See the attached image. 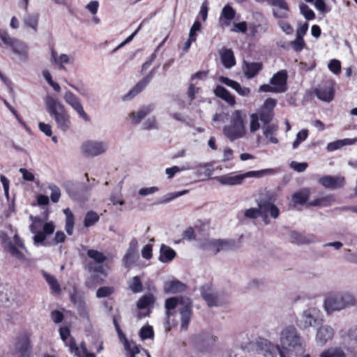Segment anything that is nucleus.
Returning a JSON list of instances; mask_svg holds the SVG:
<instances>
[{
	"instance_id": "nucleus-21",
	"label": "nucleus",
	"mask_w": 357,
	"mask_h": 357,
	"mask_svg": "<svg viewBox=\"0 0 357 357\" xmlns=\"http://www.w3.org/2000/svg\"><path fill=\"white\" fill-rule=\"evenodd\" d=\"M289 241L296 245L310 244L318 242L317 237L313 234H303L297 231H291Z\"/></svg>"
},
{
	"instance_id": "nucleus-36",
	"label": "nucleus",
	"mask_w": 357,
	"mask_h": 357,
	"mask_svg": "<svg viewBox=\"0 0 357 357\" xmlns=\"http://www.w3.org/2000/svg\"><path fill=\"white\" fill-rule=\"evenodd\" d=\"M319 357H347V354L341 347H332L321 351Z\"/></svg>"
},
{
	"instance_id": "nucleus-12",
	"label": "nucleus",
	"mask_w": 357,
	"mask_h": 357,
	"mask_svg": "<svg viewBox=\"0 0 357 357\" xmlns=\"http://www.w3.org/2000/svg\"><path fill=\"white\" fill-rule=\"evenodd\" d=\"M107 149L105 142L87 140L81 146L82 153L86 157H95L104 153Z\"/></svg>"
},
{
	"instance_id": "nucleus-42",
	"label": "nucleus",
	"mask_w": 357,
	"mask_h": 357,
	"mask_svg": "<svg viewBox=\"0 0 357 357\" xmlns=\"http://www.w3.org/2000/svg\"><path fill=\"white\" fill-rule=\"evenodd\" d=\"M71 299L76 305L79 315L84 318H88L89 311L85 301L82 298L77 299L75 295L71 296Z\"/></svg>"
},
{
	"instance_id": "nucleus-7",
	"label": "nucleus",
	"mask_w": 357,
	"mask_h": 357,
	"mask_svg": "<svg viewBox=\"0 0 357 357\" xmlns=\"http://www.w3.org/2000/svg\"><path fill=\"white\" fill-rule=\"evenodd\" d=\"M321 311L315 307L303 310L297 317L296 325L301 330H307L319 324Z\"/></svg>"
},
{
	"instance_id": "nucleus-4",
	"label": "nucleus",
	"mask_w": 357,
	"mask_h": 357,
	"mask_svg": "<svg viewBox=\"0 0 357 357\" xmlns=\"http://www.w3.org/2000/svg\"><path fill=\"white\" fill-rule=\"evenodd\" d=\"M45 104L47 112L54 118L57 128L63 132L69 130L71 126L70 116L64 105L50 95L45 96Z\"/></svg>"
},
{
	"instance_id": "nucleus-47",
	"label": "nucleus",
	"mask_w": 357,
	"mask_h": 357,
	"mask_svg": "<svg viewBox=\"0 0 357 357\" xmlns=\"http://www.w3.org/2000/svg\"><path fill=\"white\" fill-rule=\"evenodd\" d=\"M73 61H74L73 56L66 54H61V55H59L56 65L58 66V68L59 70H66V68L63 64H67V63L71 64L73 63Z\"/></svg>"
},
{
	"instance_id": "nucleus-64",
	"label": "nucleus",
	"mask_w": 357,
	"mask_h": 357,
	"mask_svg": "<svg viewBox=\"0 0 357 357\" xmlns=\"http://www.w3.org/2000/svg\"><path fill=\"white\" fill-rule=\"evenodd\" d=\"M307 166L308 165L307 162H298L296 161H292L290 163L291 168L297 172H303L307 169Z\"/></svg>"
},
{
	"instance_id": "nucleus-62",
	"label": "nucleus",
	"mask_w": 357,
	"mask_h": 357,
	"mask_svg": "<svg viewBox=\"0 0 357 357\" xmlns=\"http://www.w3.org/2000/svg\"><path fill=\"white\" fill-rule=\"evenodd\" d=\"M142 127L144 130L157 129L158 124L156 118L155 116L149 118L143 123Z\"/></svg>"
},
{
	"instance_id": "nucleus-45",
	"label": "nucleus",
	"mask_w": 357,
	"mask_h": 357,
	"mask_svg": "<svg viewBox=\"0 0 357 357\" xmlns=\"http://www.w3.org/2000/svg\"><path fill=\"white\" fill-rule=\"evenodd\" d=\"M137 257V252L127 250L126 255L122 259L123 266L128 268L131 264L136 261Z\"/></svg>"
},
{
	"instance_id": "nucleus-32",
	"label": "nucleus",
	"mask_w": 357,
	"mask_h": 357,
	"mask_svg": "<svg viewBox=\"0 0 357 357\" xmlns=\"http://www.w3.org/2000/svg\"><path fill=\"white\" fill-rule=\"evenodd\" d=\"M234 17L235 10L231 6H225L222 10L220 22L222 26H229V22L232 20Z\"/></svg>"
},
{
	"instance_id": "nucleus-29",
	"label": "nucleus",
	"mask_w": 357,
	"mask_h": 357,
	"mask_svg": "<svg viewBox=\"0 0 357 357\" xmlns=\"http://www.w3.org/2000/svg\"><path fill=\"white\" fill-rule=\"evenodd\" d=\"M186 289V285L179 280L167 281L164 284V291L167 294L183 292Z\"/></svg>"
},
{
	"instance_id": "nucleus-38",
	"label": "nucleus",
	"mask_w": 357,
	"mask_h": 357,
	"mask_svg": "<svg viewBox=\"0 0 357 357\" xmlns=\"http://www.w3.org/2000/svg\"><path fill=\"white\" fill-rule=\"evenodd\" d=\"M335 201L333 196L332 195H326V196H321L315 199L308 202V206H331Z\"/></svg>"
},
{
	"instance_id": "nucleus-41",
	"label": "nucleus",
	"mask_w": 357,
	"mask_h": 357,
	"mask_svg": "<svg viewBox=\"0 0 357 357\" xmlns=\"http://www.w3.org/2000/svg\"><path fill=\"white\" fill-rule=\"evenodd\" d=\"M356 139H339L333 142H331L328 144L327 145V150L328 151H333L335 150H337L344 146L347 145H352L355 144Z\"/></svg>"
},
{
	"instance_id": "nucleus-5",
	"label": "nucleus",
	"mask_w": 357,
	"mask_h": 357,
	"mask_svg": "<svg viewBox=\"0 0 357 357\" xmlns=\"http://www.w3.org/2000/svg\"><path fill=\"white\" fill-rule=\"evenodd\" d=\"M275 105L276 100L275 99L268 98L264 102L263 106L259 108L257 112L250 115L249 130L250 133H255L259 129V120L265 125L269 124L273 118V109Z\"/></svg>"
},
{
	"instance_id": "nucleus-60",
	"label": "nucleus",
	"mask_w": 357,
	"mask_h": 357,
	"mask_svg": "<svg viewBox=\"0 0 357 357\" xmlns=\"http://www.w3.org/2000/svg\"><path fill=\"white\" fill-rule=\"evenodd\" d=\"M188 192V190H183L182 191H180V192H170V193H168L167 194L164 198H163V201L162 202V203H167V202H171L172 200L177 198V197H179L181 196H183L185 194H187Z\"/></svg>"
},
{
	"instance_id": "nucleus-1",
	"label": "nucleus",
	"mask_w": 357,
	"mask_h": 357,
	"mask_svg": "<svg viewBox=\"0 0 357 357\" xmlns=\"http://www.w3.org/2000/svg\"><path fill=\"white\" fill-rule=\"evenodd\" d=\"M305 342L294 326H287L280 333V357H298L305 351Z\"/></svg>"
},
{
	"instance_id": "nucleus-59",
	"label": "nucleus",
	"mask_w": 357,
	"mask_h": 357,
	"mask_svg": "<svg viewBox=\"0 0 357 357\" xmlns=\"http://www.w3.org/2000/svg\"><path fill=\"white\" fill-rule=\"evenodd\" d=\"M114 289L112 287H102L99 288L96 291V296L98 298H105L110 296Z\"/></svg>"
},
{
	"instance_id": "nucleus-52",
	"label": "nucleus",
	"mask_w": 357,
	"mask_h": 357,
	"mask_svg": "<svg viewBox=\"0 0 357 357\" xmlns=\"http://www.w3.org/2000/svg\"><path fill=\"white\" fill-rule=\"evenodd\" d=\"M44 277L47 282V283L50 284L51 289L55 291V292H60L61 288L60 285L59 284L56 279L53 276L48 273H44Z\"/></svg>"
},
{
	"instance_id": "nucleus-17",
	"label": "nucleus",
	"mask_w": 357,
	"mask_h": 357,
	"mask_svg": "<svg viewBox=\"0 0 357 357\" xmlns=\"http://www.w3.org/2000/svg\"><path fill=\"white\" fill-rule=\"evenodd\" d=\"M155 74L154 69L151 70L149 73L144 77L140 82H139L137 84L133 86V88L126 95H125L123 97V100H128L132 99L133 97H135L136 95L142 92L146 86L148 85V84L151 82L152 79L153 75Z\"/></svg>"
},
{
	"instance_id": "nucleus-11",
	"label": "nucleus",
	"mask_w": 357,
	"mask_h": 357,
	"mask_svg": "<svg viewBox=\"0 0 357 357\" xmlns=\"http://www.w3.org/2000/svg\"><path fill=\"white\" fill-rule=\"evenodd\" d=\"M0 241L3 248L12 256L19 259H24V254L17 247L22 249H24L25 247L22 240L17 234L14 236L15 244L12 243L7 234L2 231H0Z\"/></svg>"
},
{
	"instance_id": "nucleus-28",
	"label": "nucleus",
	"mask_w": 357,
	"mask_h": 357,
	"mask_svg": "<svg viewBox=\"0 0 357 357\" xmlns=\"http://www.w3.org/2000/svg\"><path fill=\"white\" fill-rule=\"evenodd\" d=\"M261 69L262 63L260 62H243V71L248 79L255 77Z\"/></svg>"
},
{
	"instance_id": "nucleus-2",
	"label": "nucleus",
	"mask_w": 357,
	"mask_h": 357,
	"mask_svg": "<svg viewBox=\"0 0 357 357\" xmlns=\"http://www.w3.org/2000/svg\"><path fill=\"white\" fill-rule=\"evenodd\" d=\"M246 112L242 109L234 110L229 115V123L223 127L222 132L230 142L244 138L248 134Z\"/></svg>"
},
{
	"instance_id": "nucleus-40",
	"label": "nucleus",
	"mask_w": 357,
	"mask_h": 357,
	"mask_svg": "<svg viewBox=\"0 0 357 357\" xmlns=\"http://www.w3.org/2000/svg\"><path fill=\"white\" fill-rule=\"evenodd\" d=\"M340 336L344 342H354L357 344V326H352L347 331H341Z\"/></svg>"
},
{
	"instance_id": "nucleus-43",
	"label": "nucleus",
	"mask_w": 357,
	"mask_h": 357,
	"mask_svg": "<svg viewBox=\"0 0 357 357\" xmlns=\"http://www.w3.org/2000/svg\"><path fill=\"white\" fill-rule=\"evenodd\" d=\"M63 213L66 215V226L65 229L66 233L68 235H72L73 233L74 228V215L70 208H67L63 210Z\"/></svg>"
},
{
	"instance_id": "nucleus-19",
	"label": "nucleus",
	"mask_w": 357,
	"mask_h": 357,
	"mask_svg": "<svg viewBox=\"0 0 357 357\" xmlns=\"http://www.w3.org/2000/svg\"><path fill=\"white\" fill-rule=\"evenodd\" d=\"M318 182L324 187L330 189H337L345 184V178L343 176H324L321 177Z\"/></svg>"
},
{
	"instance_id": "nucleus-30",
	"label": "nucleus",
	"mask_w": 357,
	"mask_h": 357,
	"mask_svg": "<svg viewBox=\"0 0 357 357\" xmlns=\"http://www.w3.org/2000/svg\"><path fill=\"white\" fill-rule=\"evenodd\" d=\"M214 93L216 96L220 98L229 105L234 106L236 104L235 98L231 95L229 91L222 86H217L214 89Z\"/></svg>"
},
{
	"instance_id": "nucleus-6",
	"label": "nucleus",
	"mask_w": 357,
	"mask_h": 357,
	"mask_svg": "<svg viewBox=\"0 0 357 357\" xmlns=\"http://www.w3.org/2000/svg\"><path fill=\"white\" fill-rule=\"evenodd\" d=\"M258 206L259 208H251L245 210L244 212L245 216L248 218L255 219L260 215H264V220L266 225L268 224L266 217L268 212L270 213L273 218H278L280 214L278 208L269 201H262L258 204Z\"/></svg>"
},
{
	"instance_id": "nucleus-33",
	"label": "nucleus",
	"mask_w": 357,
	"mask_h": 357,
	"mask_svg": "<svg viewBox=\"0 0 357 357\" xmlns=\"http://www.w3.org/2000/svg\"><path fill=\"white\" fill-rule=\"evenodd\" d=\"M278 127L273 124H266L263 126V133L266 139L272 144H278V140L275 137Z\"/></svg>"
},
{
	"instance_id": "nucleus-15",
	"label": "nucleus",
	"mask_w": 357,
	"mask_h": 357,
	"mask_svg": "<svg viewBox=\"0 0 357 357\" xmlns=\"http://www.w3.org/2000/svg\"><path fill=\"white\" fill-rule=\"evenodd\" d=\"M0 39L7 46L11 47L17 54H23L26 51V46L20 40L13 38L5 30H0Z\"/></svg>"
},
{
	"instance_id": "nucleus-13",
	"label": "nucleus",
	"mask_w": 357,
	"mask_h": 357,
	"mask_svg": "<svg viewBox=\"0 0 357 357\" xmlns=\"http://www.w3.org/2000/svg\"><path fill=\"white\" fill-rule=\"evenodd\" d=\"M64 101L70 105L84 121L88 122L90 118L84 109L80 99L72 91L66 90L63 94Z\"/></svg>"
},
{
	"instance_id": "nucleus-48",
	"label": "nucleus",
	"mask_w": 357,
	"mask_h": 357,
	"mask_svg": "<svg viewBox=\"0 0 357 357\" xmlns=\"http://www.w3.org/2000/svg\"><path fill=\"white\" fill-rule=\"evenodd\" d=\"M87 255L97 264H102L107 259L106 256L102 252L96 250H89Z\"/></svg>"
},
{
	"instance_id": "nucleus-26",
	"label": "nucleus",
	"mask_w": 357,
	"mask_h": 357,
	"mask_svg": "<svg viewBox=\"0 0 357 357\" xmlns=\"http://www.w3.org/2000/svg\"><path fill=\"white\" fill-rule=\"evenodd\" d=\"M221 62L226 68H231L236 64L233 51L231 49L223 47L219 50Z\"/></svg>"
},
{
	"instance_id": "nucleus-3",
	"label": "nucleus",
	"mask_w": 357,
	"mask_h": 357,
	"mask_svg": "<svg viewBox=\"0 0 357 357\" xmlns=\"http://www.w3.org/2000/svg\"><path fill=\"white\" fill-rule=\"evenodd\" d=\"M356 302V296L349 291H334L324 299V309L327 314H331L354 307Z\"/></svg>"
},
{
	"instance_id": "nucleus-46",
	"label": "nucleus",
	"mask_w": 357,
	"mask_h": 357,
	"mask_svg": "<svg viewBox=\"0 0 357 357\" xmlns=\"http://www.w3.org/2000/svg\"><path fill=\"white\" fill-rule=\"evenodd\" d=\"M227 119L229 120V114L222 111L220 113H215L213 116L212 121L214 123V126L219 128L221 124L224 123Z\"/></svg>"
},
{
	"instance_id": "nucleus-23",
	"label": "nucleus",
	"mask_w": 357,
	"mask_h": 357,
	"mask_svg": "<svg viewBox=\"0 0 357 357\" xmlns=\"http://www.w3.org/2000/svg\"><path fill=\"white\" fill-rule=\"evenodd\" d=\"M202 298L206 301L210 307L219 305V301L217 294L214 293L212 287L209 284L203 285L200 289Z\"/></svg>"
},
{
	"instance_id": "nucleus-39",
	"label": "nucleus",
	"mask_w": 357,
	"mask_h": 357,
	"mask_svg": "<svg viewBox=\"0 0 357 357\" xmlns=\"http://www.w3.org/2000/svg\"><path fill=\"white\" fill-rule=\"evenodd\" d=\"M70 347L71 351H73L77 357H96L94 354L88 351L84 343L77 347L75 343L72 342Z\"/></svg>"
},
{
	"instance_id": "nucleus-22",
	"label": "nucleus",
	"mask_w": 357,
	"mask_h": 357,
	"mask_svg": "<svg viewBox=\"0 0 357 357\" xmlns=\"http://www.w3.org/2000/svg\"><path fill=\"white\" fill-rule=\"evenodd\" d=\"M153 109V105H143L137 111L130 113L129 116L131 119L132 123H139L146 116L151 113Z\"/></svg>"
},
{
	"instance_id": "nucleus-20",
	"label": "nucleus",
	"mask_w": 357,
	"mask_h": 357,
	"mask_svg": "<svg viewBox=\"0 0 357 357\" xmlns=\"http://www.w3.org/2000/svg\"><path fill=\"white\" fill-rule=\"evenodd\" d=\"M257 347L265 357H276L278 354H280L279 346L274 345L267 340H259Z\"/></svg>"
},
{
	"instance_id": "nucleus-18",
	"label": "nucleus",
	"mask_w": 357,
	"mask_h": 357,
	"mask_svg": "<svg viewBox=\"0 0 357 357\" xmlns=\"http://www.w3.org/2000/svg\"><path fill=\"white\" fill-rule=\"evenodd\" d=\"M314 93L321 100L331 102L334 97L333 83L330 82L319 86L314 89Z\"/></svg>"
},
{
	"instance_id": "nucleus-50",
	"label": "nucleus",
	"mask_w": 357,
	"mask_h": 357,
	"mask_svg": "<svg viewBox=\"0 0 357 357\" xmlns=\"http://www.w3.org/2000/svg\"><path fill=\"white\" fill-rule=\"evenodd\" d=\"M307 136H308L307 130L303 129V130H301V131H299L297 133V135L296 136V139L292 144L293 149H296L299 146L301 143L304 142L307 138Z\"/></svg>"
},
{
	"instance_id": "nucleus-14",
	"label": "nucleus",
	"mask_w": 357,
	"mask_h": 357,
	"mask_svg": "<svg viewBox=\"0 0 357 357\" xmlns=\"http://www.w3.org/2000/svg\"><path fill=\"white\" fill-rule=\"evenodd\" d=\"M335 335V331L328 324L318 327L315 335V342L317 345L324 347L327 342L331 341Z\"/></svg>"
},
{
	"instance_id": "nucleus-49",
	"label": "nucleus",
	"mask_w": 357,
	"mask_h": 357,
	"mask_svg": "<svg viewBox=\"0 0 357 357\" xmlns=\"http://www.w3.org/2000/svg\"><path fill=\"white\" fill-rule=\"evenodd\" d=\"M99 220V216L97 213L91 211L85 216L84 225L86 227H91Z\"/></svg>"
},
{
	"instance_id": "nucleus-35",
	"label": "nucleus",
	"mask_w": 357,
	"mask_h": 357,
	"mask_svg": "<svg viewBox=\"0 0 357 357\" xmlns=\"http://www.w3.org/2000/svg\"><path fill=\"white\" fill-rule=\"evenodd\" d=\"M219 239L206 238L200 242L199 247L204 250L213 252L215 255L219 252Z\"/></svg>"
},
{
	"instance_id": "nucleus-44",
	"label": "nucleus",
	"mask_w": 357,
	"mask_h": 357,
	"mask_svg": "<svg viewBox=\"0 0 357 357\" xmlns=\"http://www.w3.org/2000/svg\"><path fill=\"white\" fill-rule=\"evenodd\" d=\"M310 195V190L305 188L295 193L292 196V199L295 204H303L306 202Z\"/></svg>"
},
{
	"instance_id": "nucleus-8",
	"label": "nucleus",
	"mask_w": 357,
	"mask_h": 357,
	"mask_svg": "<svg viewBox=\"0 0 357 357\" xmlns=\"http://www.w3.org/2000/svg\"><path fill=\"white\" fill-rule=\"evenodd\" d=\"M287 74L286 70L275 73L270 80V84H263L259 91L271 93H283L287 90Z\"/></svg>"
},
{
	"instance_id": "nucleus-10",
	"label": "nucleus",
	"mask_w": 357,
	"mask_h": 357,
	"mask_svg": "<svg viewBox=\"0 0 357 357\" xmlns=\"http://www.w3.org/2000/svg\"><path fill=\"white\" fill-rule=\"evenodd\" d=\"M0 241L3 248L12 256L19 259H24V254L17 247L22 249H24L25 247L22 240L17 234L14 236L15 244L12 243L7 234L2 231H0Z\"/></svg>"
},
{
	"instance_id": "nucleus-55",
	"label": "nucleus",
	"mask_w": 357,
	"mask_h": 357,
	"mask_svg": "<svg viewBox=\"0 0 357 357\" xmlns=\"http://www.w3.org/2000/svg\"><path fill=\"white\" fill-rule=\"evenodd\" d=\"M154 301L153 297L151 295L144 296L137 302V307L139 309H144L149 305L152 304Z\"/></svg>"
},
{
	"instance_id": "nucleus-57",
	"label": "nucleus",
	"mask_w": 357,
	"mask_h": 357,
	"mask_svg": "<svg viewBox=\"0 0 357 357\" xmlns=\"http://www.w3.org/2000/svg\"><path fill=\"white\" fill-rule=\"evenodd\" d=\"M139 336L143 340L152 338L153 337V330L152 326H146L142 327L139 332Z\"/></svg>"
},
{
	"instance_id": "nucleus-53",
	"label": "nucleus",
	"mask_w": 357,
	"mask_h": 357,
	"mask_svg": "<svg viewBox=\"0 0 357 357\" xmlns=\"http://www.w3.org/2000/svg\"><path fill=\"white\" fill-rule=\"evenodd\" d=\"M50 190V198L52 202L57 203L61 197V190L58 186L51 184L48 186Z\"/></svg>"
},
{
	"instance_id": "nucleus-31",
	"label": "nucleus",
	"mask_w": 357,
	"mask_h": 357,
	"mask_svg": "<svg viewBox=\"0 0 357 357\" xmlns=\"http://www.w3.org/2000/svg\"><path fill=\"white\" fill-rule=\"evenodd\" d=\"M195 174L198 177H203L204 178H208L213 172L214 167L211 162H207L204 164H199L195 167Z\"/></svg>"
},
{
	"instance_id": "nucleus-27",
	"label": "nucleus",
	"mask_w": 357,
	"mask_h": 357,
	"mask_svg": "<svg viewBox=\"0 0 357 357\" xmlns=\"http://www.w3.org/2000/svg\"><path fill=\"white\" fill-rule=\"evenodd\" d=\"M215 179L223 185H236L243 183L241 174H228L216 176Z\"/></svg>"
},
{
	"instance_id": "nucleus-56",
	"label": "nucleus",
	"mask_w": 357,
	"mask_h": 357,
	"mask_svg": "<svg viewBox=\"0 0 357 357\" xmlns=\"http://www.w3.org/2000/svg\"><path fill=\"white\" fill-rule=\"evenodd\" d=\"M199 340L204 342V349L211 347L216 340V337L211 334H204L202 336H199Z\"/></svg>"
},
{
	"instance_id": "nucleus-34",
	"label": "nucleus",
	"mask_w": 357,
	"mask_h": 357,
	"mask_svg": "<svg viewBox=\"0 0 357 357\" xmlns=\"http://www.w3.org/2000/svg\"><path fill=\"white\" fill-rule=\"evenodd\" d=\"M39 17L40 15L37 13L26 14L23 18V23L24 26L30 27L34 31H37Z\"/></svg>"
},
{
	"instance_id": "nucleus-37",
	"label": "nucleus",
	"mask_w": 357,
	"mask_h": 357,
	"mask_svg": "<svg viewBox=\"0 0 357 357\" xmlns=\"http://www.w3.org/2000/svg\"><path fill=\"white\" fill-rule=\"evenodd\" d=\"M159 259L163 263L172 261L176 256V252L164 244L161 245Z\"/></svg>"
},
{
	"instance_id": "nucleus-25",
	"label": "nucleus",
	"mask_w": 357,
	"mask_h": 357,
	"mask_svg": "<svg viewBox=\"0 0 357 357\" xmlns=\"http://www.w3.org/2000/svg\"><path fill=\"white\" fill-rule=\"evenodd\" d=\"M219 81L234 89L241 96H248L250 93V88L245 86L243 87L238 82L230 79L228 77L220 76L219 77Z\"/></svg>"
},
{
	"instance_id": "nucleus-9",
	"label": "nucleus",
	"mask_w": 357,
	"mask_h": 357,
	"mask_svg": "<svg viewBox=\"0 0 357 357\" xmlns=\"http://www.w3.org/2000/svg\"><path fill=\"white\" fill-rule=\"evenodd\" d=\"M0 241L3 248L12 256L19 259H24V254L17 247L22 249H24L25 247L22 240L17 234L14 236L15 244L12 243L7 234L2 231H0Z\"/></svg>"
},
{
	"instance_id": "nucleus-24",
	"label": "nucleus",
	"mask_w": 357,
	"mask_h": 357,
	"mask_svg": "<svg viewBox=\"0 0 357 357\" xmlns=\"http://www.w3.org/2000/svg\"><path fill=\"white\" fill-rule=\"evenodd\" d=\"M182 299H190L188 297L180 296V297H172L167 298L165 301V309H166V317H167V323L169 324V318L172 315L174 314L173 310L178 306L183 307V301Z\"/></svg>"
},
{
	"instance_id": "nucleus-54",
	"label": "nucleus",
	"mask_w": 357,
	"mask_h": 357,
	"mask_svg": "<svg viewBox=\"0 0 357 357\" xmlns=\"http://www.w3.org/2000/svg\"><path fill=\"white\" fill-rule=\"evenodd\" d=\"M129 287L134 293L140 292L142 290V284L138 276L132 278L129 283Z\"/></svg>"
},
{
	"instance_id": "nucleus-16",
	"label": "nucleus",
	"mask_w": 357,
	"mask_h": 357,
	"mask_svg": "<svg viewBox=\"0 0 357 357\" xmlns=\"http://www.w3.org/2000/svg\"><path fill=\"white\" fill-rule=\"evenodd\" d=\"M181 301H183V307H180L178 309L181 319V328L185 331L188 329L191 320L192 304L190 299H182Z\"/></svg>"
},
{
	"instance_id": "nucleus-63",
	"label": "nucleus",
	"mask_w": 357,
	"mask_h": 357,
	"mask_svg": "<svg viewBox=\"0 0 357 357\" xmlns=\"http://www.w3.org/2000/svg\"><path fill=\"white\" fill-rule=\"evenodd\" d=\"M291 46L296 52L301 51L305 46L303 38H296V39L290 43Z\"/></svg>"
},
{
	"instance_id": "nucleus-51",
	"label": "nucleus",
	"mask_w": 357,
	"mask_h": 357,
	"mask_svg": "<svg viewBox=\"0 0 357 357\" xmlns=\"http://www.w3.org/2000/svg\"><path fill=\"white\" fill-rule=\"evenodd\" d=\"M219 248L218 251H227L234 249L236 247V243L233 240H221L219 239Z\"/></svg>"
},
{
	"instance_id": "nucleus-58",
	"label": "nucleus",
	"mask_w": 357,
	"mask_h": 357,
	"mask_svg": "<svg viewBox=\"0 0 357 357\" xmlns=\"http://www.w3.org/2000/svg\"><path fill=\"white\" fill-rule=\"evenodd\" d=\"M300 10L301 13L307 20H310L314 18L315 15L313 10H311L307 5L301 3L300 5Z\"/></svg>"
},
{
	"instance_id": "nucleus-61",
	"label": "nucleus",
	"mask_w": 357,
	"mask_h": 357,
	"mask_svg": "<svg viewBox=\"0 0 357 357\" xmlns=\"http://www.w3.org/2000/svg\"><path fill=\"white\" fill-rule=\"evenodd\" d=\"M328 67L329 70L335 75H338L341 72V63L339 60H331L328 63Z\"/></svg>"
}]
</instances>
